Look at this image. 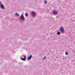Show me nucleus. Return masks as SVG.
Here are the masks:
<instances>
[{"instance_id":"423d86ee","label":"nucleus","mask_w":75,"mask_h":75,"mask_svg":"<svg viewBox=\"0 0 75 75\" xmlns=\"http://www.w3.org/2000/svg\"><path fill=\"white\" fill-rule=\"evenodd\" d=\"M32 58V55H30L29 57H28V60H30Z\"/></svg>"},{"instance_id":"6e6552de","label":"nucleus","mask_w":75,"mask_h":75,"mask_svg":"<svg viewBox=\"0 0 75 75\" xmlns=\"http://www.w3.org/2000/svg\"><path fill=\"white\" fill-rule=\"evenodd\" d=\"M46 59H47V57L45 56L43 58V59H42V60H43V61H44V60H45Z\"/></svg>"},{"instance_id":"2eb2a0df","label":"nucleus","mask_w":75,"mask_h":75,"mask_svg":"<svg viewBox=\"0 0 75 75\" xmlns=\"http://www.w3.org/2000/svg\"><path fill=\"white\" fill-rule=\"evenodd\" d=\"M0 4H1V1H0Z\"/></svg>"},{"instance_id":"9b49d317","label":"nucleus","mask_w":75,"mask_h":75,"mask_svg":"<svg viewBox=\"0 0 75 75\" xmlns=\"http://www.w3.org/2000/svg\"><path fill=\"white\" fill-rule=\"evenodd\" d=\"M44 4H47V1H45L44 2Z\"/></svg>"},{"instance_id":"0eeeda50","label":"nucleus","mask_w":75,"mask_h":75,"mask_svg":"<svg viewBox=\"0 0 75 75\" xmlns=\"http://www.w3.org/2000/svg\"><path fill=\"white\" fill-rule=\"evenodd\" d=\"M15 15L16 16H17V17H19V16H20V15H19V14L18 13H15Z\"/></svg>"},{"instance_id":"39448f33","label":"nucleus","mask_w":75,"mask_h":75,"mask_svg":"<svg viewBox=\"0 0 75 75\" xmlns=\"http://www.w3.org/2000/svg\"><path fill=\"white\" fill-rule=\"evenodd\" d=\"M0 7H1V9H4V5L3 4H1L0 5Z\"/></svg>"},{"instance_id":"9d476101","label":"nucleus","mask_w":75,"mask_h":75,"mask_svg":"<svg viewBox=\"0 0 75 75\" xmlns=\"http://www.w3.org/2000/svg\"><path fill=\"white\" fill-rule=\"evenodd\" d=\"M21 60H22V61H25V60L24 58H21Z\"/></svg>"},{"instance_id":"1a4fd4ad","label":"nucleus","mask_w":75,"mask_h":75,"mask_svg":"<svg viewBox=\"0 0 75 75\" xmlns=\"http://www.w3.org/2000/svg\"><path fill=\"white\" fill-rule=\"evenodd\" d=\"M57 35H59L61 34V33L59 32H58L57 33Z\"/></svg>"},{"instance_id":"7ed1b4c3","label":"nucleus","mask_w":75,"mask_h":75,"mask_svg":"<svg viewBox=\"0 0 75 75\" xmlns=\"http://www.w3.org/2000/svg\"><path fill=\"white\" fill-rule=\"evenodd\" d=\"M52 13L54 14V15H57L58 14V12L57 11H53Z\"/></svg>"},{"instance_id":"f8f14e48","label":"nucleus","mask_w":75,"mask_h":75,"mask_svg":"<svg viewBox=\"0 0 75 75\" xmlns=\"http://www.w3.org/2000/svg\"><path fill=\"white\" fill-rule=\"evenodd\" d=\"M25 16H26V17H28V13H25Z\"/></svg>"},{"instance_id":"f257e3e1","label":"nucleus","mask_w":75,"mask_h":75,"mask_svg":"<svg viewBox=\"0 0 75 75\" xmlns=\"http://www.w3.org/2000/svg\"><path fill=\"white\" fill-rule=\"evenodd\" d=\"M59 30L62 34L64 33V28L63 27L61 26Z\"/></svg>"},{"instance_id":"f03ea898","label":"nucleus","mask_w":75,"mask_h":75,"mask_svg":"<svg viewBox=\"0 0 75 75\" xmlns=\"http://www.w3.org/2000/svg\"><path fill=\"white\" fill-rule=\"evenodd\" d=\"M19 18L20 20H23V21L24 20V19H25V18L24 17V15L23 14L21 15V16L19 17Z\"/></svg>"},{"instance_id":"4468645a","label":"nucleus","mask_w":75,"mask_h":75,"mask_svg":"<svg viewBox=\"0 0 75 75\" xmlns=\"http://www.w3.org/2000/svg\"><path fill=\"white\" fill-rule=\"evenodd\" d=\"M24 59H25H25H26V57L25 56H24Z\"/></svg>"},{"instance_id":"20e7f679","label":"nucleus","mask_w":75,"mask_h":75,"mask_svg":"<svg viewBox=\"0 0 75 75\" xmlns=\"http://www.w3.org/2000/svg\"><path fill=\"white\" fill-rule=\"evenodd\" d=\"M31 15L33 17H35V13L34 12H32L31 13Z\"/></svg>"},{"instance_id":"ddd939ff","label":"nucleus","mask_w":75,"mask_h":75,"mask_svg":"<svg viewBox=\"0 0 75 75\" xmlns=\"http://www.w3.org/2000/svg\"><path fill=\"white\" fill-rule=\"evenodd\" d=\"M65 54L66 55H67L68 54V52H66L65 53Z\"/></svg>"}]
</instances>
